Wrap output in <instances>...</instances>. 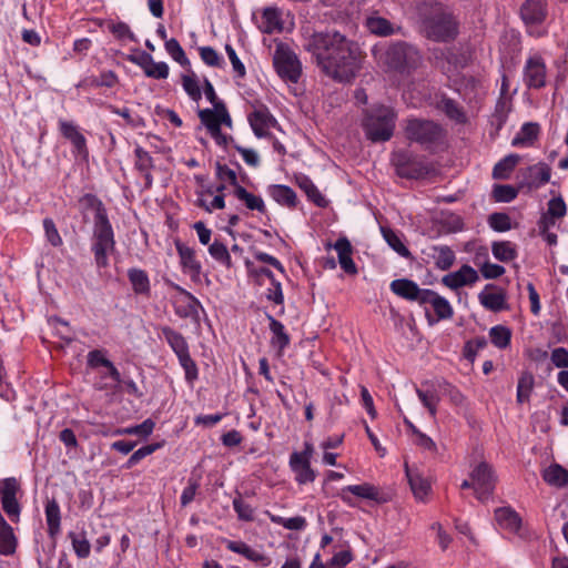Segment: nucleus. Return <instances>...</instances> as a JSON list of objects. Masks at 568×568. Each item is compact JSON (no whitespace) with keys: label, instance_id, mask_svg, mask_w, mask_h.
<instances>
[{"label":"nucleus","instance_id":"nucleus-1","mask_svg":"<svg viewBox=\"0 0 568 568\" xmlns=\"http://www.w3.org/2000/svg\"><path fill=\"white\" fill-rule=\"evenodd\" d=\"M304 47L320 70L337 82H351L362 68L358 44L337 31L314 32Z\"/></svg>","mask_w":568,"mask_h":568},{"label":"nucleus","instance_id":"nucleus-2","mask_svg":"<svg viewBox=\"0 0 568 568\" xmlns=\"http://www.w3.org/2000/svg\"><path fill=\"white\" fill-rule=\"evenodd\" d=\"M84 209L94 212L91 250L99 268L109 265V255L115 250V240L112 225L109 221L103 203L92 194H85L80 199Z\"/></svg>","mask_w":568,"mask_h":568},{"label":"nucleus","instance_id":"nucleus-3","mask_svg":"<svg viewBox=\"0 0 568 568\" xmlns=\"http://www.w3.org/2000/svg\"><path fill=\"white\" fill-rule=\"evenodd\" d=\"M372 55L385 72L408 75L423 64L420 50L406 41L376 44L372 48Z\"/></svg>","mask_w":568,"mask_h":568},{"label":"nucleus","instance_id":"nucleus-4","mask_svg":"<svg viewBox=\"0 0 568 568\" xmlns=\"http://www.w3.org/2000/svg\"><path fill=\"white\" fill-rule=\"evenodd\" d=\"M417 14L425 36L436 42H448L458 34V22L447 7L439 2H422Z\"/></svg>","mask_w":568,"mask_h":568},{"label":"nucleus","instance_id":"nucleus-5","mask_svg":"<svg viewBox=\"0 0 568 568\" xmlns=\"http://www.w3.org/2000/svg\"><path fill=\"white\" fill-rule=\"evenodd\" d=\"M389 287L397 296L410 302H417L420 306H424L427 316H429L427 305H430L437 316V321L449 320L454 315L453 307L448 300L432 290L420 288L417 283L412 280H394Z\"/></svg>","mask_w":568,"mask_h":568},{"label":"nucleus","instance_id":"nucleus-6","mask_svg":"<svg viewBox=\"0 0 568 568\" xmlns=\"http://www.w3.org/2000/svg\"><path fill=\"white\" fill-rule=\"evenodd\" d=\"M397 113L390 106L378 104L367 110L363 119L365 135L372 142H385L394 134Z\"/></svg>","mask_w":568,"mask_h":568},{"label":"nucleus","instance_id":"nucleus-7","mask_svg":"<svg viewBox=\"0 0 568 568\" xmlns=\"http://www.w3.org/2000/svg\"><path fill=\"white\" fill-rule=\"evenodd\" d=\"M404 133L408 141L433 151L445 141V130L432 120L409 118L405 120Z\"/></svg>","mask_w":568,"mask_h":568},{"label":"nucleus","instance_id":"nucleus-8","mask_svg":"<svg viewBox=\"0 0 568 568\" xmlns=\"http://www.w3.org/2000/svg\"><path fill=\"white\" fill-rule=\"evenodd\" d=\"M201 123L219 145H226L231 136L222 133L221 125L232 128V119L225 104L200 109L197 111Z\"/></svg>","mask_w":568,"mask_h":568},{"label":"nucleus","instance_id":"nucleus-9","mask_svg":"<svg viewBox=\"0 0 568 568\" xmlns=\"http://www.w3.org/2000/svg\"><path fill=\"white\" fill-rule=\"evenodd\" d=\"M519 14L529 36L540 38L547 34L544 26L548 17L547 0H525Z\"/></svg>","mask_w":568,"mask_h":568},{"label":"nucleus","instance_id":"nucleus-10","mask_svg":"<svg viewBox=\"0 0 568 568\" xmlns=\"http://www.w3.org/2000/svg\"><path fill=\"white\" fill-rule=\"evenodd\" d=\"M392 163L397 175L405 179H423L432 171L430 164L424 158L406 150L395 152Z\"/></svg>","mask_w":568,"mask_h":568},{"label":"nucleus","instance_id":"nucleus-11","mask_svg":"<svg viewBox=\"0 0 568 568\" xmlns=\"http://www.w3.org/2000/svg\"><path fill=\"white\" fill-rule=\"evenodd\" d=\"M273 64L277 74L286 81L296 83L302 73V65L297 55L283 42L276 44L273 54Z\"/></svg>","mask_w":568,"mask_h":568},{"label":"nucleus","instance_id":"nucleus-12","mask_svg":"<svg viewBox=\"0 0 568 568\" xmlns=\"http://www.w3.org/2000/svg\"><path fill=\"white\" fill-rule=\"evenodd\" d=\"M22 495L21 484L16 477L0 479L1 507L12 523L20 520L22 510L20 498Z\"/></svg>","mask_w":568,"mask_h":568},{"label":"nucleus","instance_id":"nucleus-13","mask_svg":"<svg viewBox=\"0 0 568 568\" xmlns=\"http://www.w3.org/2000/svg\"><path fill=\"white\" fill-rule=\"evenodd\" d=\"M523 82L528 89L540 90L547 84V67L539 53L527 57L523 68Z\"/></svg>","mask_w":568,"mask_h":568},{"label":"nucleus","instance_id":"nucleus-14","mask_svg":"<svg viewBox=\"0 0 568 568\" xmlns=\"http://www.w3.org/2000/svg\"><path fill=\"white\" fill-rule=\"evenodd\" d=\"M471 485L476 497L480 500H487L496 484V477L493 468L487 463L478 464L470 474Z\"/></svg>","mask_w":568,"mask_h":568},{"label":"nucleus","instance_id":"nucleus-15","mask_svg":"<svg viewBox=\"0 0 568 568\" xmlns=\"http://www.w3.org/2000/svg\"><path fill=\"white\" fill-rule=\"evenodd\" d=\"M351 495H354L362 499L373 500L376 503H385L386 498L384 497L381 489L369 483H364L359 485H349L341 489L338 493V497L346 505L354 507L355 501Z\"/></svg>","mask_w":568,"mask_h":568},{"label":"nucleus","instance_id":"nucleus-16","mask_svg":"<svg viewBox=\"0 0 568 568\" xmlns=\"http://www.w3.org/2000/svg\"><path fill=\"white\" fill-rule=\"evenodd\" d=\"M521 176L519 189L537 190L550 181L551 168L545 162H538L523 171Z\"/></svg>","mask_w":568,"mask_h":568},{"label":"nucleus","instance_id":"nucleus-17","mask_svg":"<svg viewBox=\"0 0 568 568\" xmlns=\"http://www.w3.org/2000/svg\"><path fill=\"white\" fill-rule=\"evenodd\" d=\"M248 122L257 138L267 136L268 130L277 124L276 119L264 104L254 106V110L248 114Z\"/></svg>","mask_w":568,"mask_h":568},{"label":"nucleus","instance_id":"nucleus-18","mask_svg":"<svg viewBox=\"0 0 568 568\" xmlns=\"http://www.w3.org/2000/svg\"><path fill=\"white\" fill-rule=\"evenodd\" d=\"M478 280L479 276L476 270L465 264L459 270L443 276L442 283L450 290H457L463 286L474 285Z\"/></svg>","mask_w":568,"mask_h":568},{"label":"nucleus","instance_id":"nucleus-19","mask_svg":"<svg viewBox=\"0 0 568 568\" xmlns=\"http://www.w3.org/2000/svg\"><path fill=\"white\" fill-rule=\"evenodd\" d=\"M178 290L182 296L175 301V314L181 318L199 320L202 310L200 301L184 288L178 286Z\"/></svg>","mask_w":568,"mask_h":568},{"label":"nucleus","instance_id":"nucleus-20","mask_svg":"<svg viewBox=\"0 0 568 568\" xmlns=\"http://www.w3.org/2000/svg\"><path fill=\"white\" fill-rule=\"evenodd\" d=\"M478 300L486 310L491 312H500L508 308L505 292L491 284L485 286L478 294Z\"/></svg>","mask_w":568,"mask_h":568},{"label":"nucleus","instance_id":"nucleus-21","mask_svg":"<svg viewBox=\"0 0 568 568\" xmlns=\"http://www.w3.org/2000/svg\"><path fill=\"white\" fill-rule=\"evenodd\" d=\"M59 130L62 136L71 142L74 153L82 156L88 155L87 139L73 122L59 120Z\"/></svg>","mask_w":568,"mask_h":568},{"label":"nucleus","instance_id":"nucleus-22","mask_svg":"<svg viewBox=\"0 0 568 568\" xmlns=\"http://www.w3.org/2000/svg\"><path fill=\"white\" fill-rule=\"evenodd\" d=\"M495 520L498 527L508 534L520 535L521 518L518 513L509 507H499L495 510Z\"/></svg>","mask_w":568,"mask_h":568},{"label":"nucleus","instance_id":"nucleus-23","mask_svg":"<svg viewBox=\"0 0 568 568\" xmlns=\"http://www.w3.org/2000/svg\"><path fill=\"white\" fill-rule=\"evenodd\" d=\"M175 248L183 271L190 274L192 278L199 277L202 272V265L196 258L194 248L185 245L181 241H175Z\"/></svg>","mask_w":568,"mask_h":568},{"label":"nucleus","instance_id":"nucleus-24","mask_svg":"<svg viewBox=\"0 0 568 568\" xmlns=\"http://www.w3.org/2000/svg\"><path fill=\"white\" fill-rule=\"evenodd\" d=\"M258 29L266 34L283 32V11L277 7L264 8L262 10Z\"/></svg>","mask_w":568,"mask_h":568},{"label":"nucleus","instance_id":"nucleus-25","mask_svg":"<svg viewBox=\"0 0 568 568\" xmlns=\"http://www.w3.org/2000/svg\"><path fill=\"white\" fill-rule=\"evenodd\" d=\"M423 387H415V392L422 402L423 406L428 410L429 415L434 418L437 414V406L440 400L438 394V385L434 383L424 382Z\"/></svg>","mask_w":568,"mask_h":568},{"label":"nucleus","instance_id":"nucleus-26","mask_svg":"<svg viewBox=\"0 0 568 568\" xmlns=\"http://www.w3.org/2000/svg\"><path fill=\"white\" fill-rule=\"evenodd\" d=\"M290 467L295 474V480L301 485L312 483L316 478V474L311 467V462L304 457L302 459L297 452L291 454Z\"/></svg>","mask_w":568,"mask_h":568},{"label":"nucleus","instance_id":"nucleus-27","mask_svg":"<svg viewBox=\"0 0 568 568\" xmlns=\"http://www.w3.org/2000/svg\"><path fill=\"white\" fill-rule=\"evenodd\" d=\"M134 168L144 176V187L151 189L153 185V176L151 174V170L154 168L153 158L140 145H136L134 149Z\"/></svg>","mask_w":568,"mask_h":568},{"label":"nucleus","instance_id":"nucleus-28","mask_svg":"<svg viewBox=\"0 0 568 568\" xmlns=\"http://www.w3.org/2000/svg\"><path fill=\"white\" fill-rule=\"evenodd\" d=\"M333 247L337 252L338 263L342 270L346 274H357L356 264L352 258L353 247L351 242L346 237H341L334 243Z\"/></svg>","mask_w":568,"mask_h":568},{"label":"nucleus","instance_id":"nucleus-29","mask_svg":"<svg viewBox=\"0 0 568 568\" xmlns=\"http://www.w3.org/2000/svg\"><path fill=\"white\" fill-rule=\"evenodd\" d=\"M135 62L143 69L148 78L160 80L169 77V65L162 61L155 62L149 53H143Z\"/></svg>","mask_w":568,"mask_h":568},{"label":"nucleus","instance_id":"nucleus-30","mask_svg":"<svg viewBox=\"0 0 568 568\" xmlns=\"http://www.w3.org/2000/svg\"><path fill=\"white\" fill-rule=\"evenodd\" d=\"M44 515L48 526V534L54 538L61 530V510L59 503L54 499H47L44 504Z\"/></svg>","mask_w":568,"mask_h":568},{"label":"nucleus","instance_id":"nucleus-31","mask_svg":"<svg viewBox=\"0 0 568 568\" xmlns=\"http://www.w3.org/2000/svg\"><path fill=\"white\" fill-rule=\"evenodd\" d=\"M267 194L280 205L287 207L296 206V193L287 185L272 184L267 187Z\"/></svg>","mask_w":568,"mask_h":568},{"label":"nucleus","instance_id":"nucleus-32","mask_svg":"<svg viewBox=\"0 0 568 568\" xmlns=\"http://www.w3.org/2000/svg\"><path fill=\"white\" fill-rule=\"evenodd\" d=\"M429 256L433 258L435 266L440 271L449 270L455 263L456 255L447 245H434L430 247Z\"/></svg>","mask_w":568,"mask_h":568},{"label":"nucleus","instance_id":"nucleus-33","mask_svg":"<svg viewBox=\"0 0 568 568\" xmlns=\"http://www.w3.org/2000/svg\"><path fill=\"white\" fill-rule=\"evenodd\" d=\"M161 336L168 342L178 357L189 352V345L184 336L170 326L161 327Z\"/></svg>","mask_w":568,"mask_h":568},{"label":"nucleus","instance_id":"nucleus-34","mask_svg":"<svg viewBox=\"0 0 568 568\" xmlns=\"http://www.w3.org/2000/svg\"><path fill=\"white\" fill-rule=\"evenodd\" d=\"M542 478L548 485L562 488L568 485V470L558 464H552L544 470Z\"/></svg>","mask_w":568,"mask_h":568},{"label":"nucleus","instance_id":"nucleus-35","mask_svg":"<svg viewBox=\"0 0 568 568\" xmlns=\"http://www.w3.org/2000/svg\"><path fill=\"white\" fill-rule=\"evenodd\" d=\"M267 320L270 322V331L272 332L273 336L271 338V344L274 347H277L280 352H282L284 348H286L290 344V336L285 332L284 325L274 318L272 315H267Z\"/></svg>","mask_w":568,"mask_h":568},{"label":"nucleus","instance_id":"nucleus-36","mask_svg":"<svg viewBox=\"0 0 568 568\" xmlns=\"http://www.w3.org/2000/svg\"><path fill=\"white\" fill-rule=\"evenodd\" d=\"M234 195L242 202H244L245 206L251 211H257L260 213H265L266 207L264 201L261 196L254 195L250 193L244 186L236 185L234 187Z\"/></svg>","mask_w":568,"mask_h":568},{"label":"nucleus","instance_id":"nucleus-37","mask_svg":"<svg viewBox=\"0 0 568 568\" xmlns=\"http://www.w3.org/2000/svg\"><path fill=\"white\" fill-rule=\"evenodd\" d=\"M539 134V126L537 123H525L516 136L511 141L513 146H529L534 143Z\"/></svg>","mask_w":568,"mask_h":568},{"label":"nucleus","instance_id":"nucleus-38","mask_svg":"<svg viewBox=\"0 0 568 568\" xmlns=\"http://www.w3.org/2000/svg\"><path fill=\"white\" fill-rule=\"evenodd\" d=\"M520 158L518 154H509L497 162L493 169V178L496 180H506L510 176L518 164Z\"/></svg>","mask_w":568,"mask_h":568},{"label":"nucleus","instance_id":"nucleus-39","mask_svg":"<svg viewBox=\"0 0 568 568\" xmlns=\"http://www.w3.org/2000/svg\"><path fill=\"white\" fill-rule=\"evenodd\" d=\"M407 477L414 496L424 500L430 490L429 481L417 471L407 470Z\"/></svg>","mask_w":568,"mask_h":568},{"label":"nucleus","instance_id":"nucleus-40","mask_svg":"<svg viewBox=\"0 0 568 568\" xmlns=\"http://www.w3.org/2000/svg\"><path fill=\"white\" fill-rule=\"evenodd\" d=\"M128 277L135 294L150 293V280L145 271L140 268H130Z\"/></svg>","mask_w":568,"mask_h":568},{"label":"nucleus","instance_id":"nucleus-41","mask_svg":"<svg viewBox=\"0 0 568 568\" xmlns=\"http://www.w3.org/2000/svg\"><path fill=\"white\" fill-rule=\"evenodd\" d=\"M367 29L381 37H387L395 33V29L390 21L379 16H371L366 19Z\"/></svg>","mask_w":568,"mask_h":568},{"label":"nucleus","instance_id":"nucleus-42","mask_svg":"<svg viewBox=\"0 0 568 568\" xmlns=\"http://www.w3.org/2000/svg\"><path fill=\"white\" fill-rule=\"evenodd\" d=\"M491 252L500 262H510L517 257L516 246L509 241L494 242Z\"/></svg>","mask_w":568,"mask_h":568},{"label":"nucleus","instance_id":"nucleus-43","mask_svg":"<svg viewBox=\"0 0 568 568\" xmlns=\"http://www.w3.org/2000/svg\"><path fill=\"white\" fill-rule=\"evenodd\" d=\"M382 234L386 243L400 256L408 257L410 255L409 250L403 243L400 236L388 227L381 229Z\"/></svg>","mask_w":568,"mask_h":568},{"label":"nucleus","instance_id":"nucleus-44","mask_svg":"<svg viewBox=\"0 0 568 568\" xmlns=\"http://www.w3.org/2000/svg\"><path fill=\"white\" fill-rule=\"evenodd\" d=\"M68 537L71 539L72 548L75 555L79 558H88L91 551V545L88 538L85 537V532H73L70 531Z\"/></svg>","mask_w":568,"mask_h":568},{"label":"nucleus","instance_id":"nucleus-45","mask_svg":"<svg viewBox=\"0 0 568 568\" xmlns=\"http://www.w3.org/2000/svg\"><path fill=\"white\" fill-rule=\"evenodd\" d=\"M535 384V379L532 374L525 372L520 375L517 385V402L519 404L526 403L529 400L530 394L532 392Z\"/></svg>","mask_w":568,"mask_h":568},{"label":"nucleus","instance_id":"nucleus-46","mask_svg":"<svg viewBox=\"0 0 568 568\" xmlns=\"http://www.w3.org/2000/svg\"><path fill=\"white\" fill-rule=\"evenodd\" d=\"M489 337L496 347L503 349L510 344L511 331L504 325H496L489 329Z\"/></svg>","mask_w":568,"mask_h":568},{"label":"nucleus","instance_id":"nucleus-47","mask_svg":"<svg viewBox=\"0 0 568 568\" xmlns=\"http://www.w3.org/2000/svg\"><path fill=\"white\" fill-rule=\"evenodd\" d=\"M181 80L182 87L189 98L194 102H199L202 98V90L197 77L194 73L183 74Z\"/></svg>","mask_w":568,"mask_h":568},{"label":"nucleus","instance_id":"nucleus-48","mask_svg":"<svg viewBox=\"0 0 568 568\" xmlns=\"http://www.w3.org/2000/svg\"><path fill=\"white\" fill-rule=\"evenodd\" d=\"M155 423L148 418L139 425L120 428L115 432L116 435H136L140 437H148L152 434Z\"/></svg>","mask_w":568,"mask_h":568},{"label":"nucleus","instance_id":"nucleus-49","mask_svg":"<svg viewBox=\"0 0 568 568\" xmlns=\"http://www.w3.org/2000/svg\"><path fill=\"white\" fill-rule=\"evenodd\" d=\"M164 47H165L166 52L170 54V57L174 61L180 63L182 67L190 65V60L185 55L183 48L181 47V44L179 43V41L176 39L172 38V39L166 40Z\"/></svg>","mask_w":568,"mask_h":568},{"label":"nucleus","instance_id":"nucleus-50","mask_svg":"<svg viewBox=\"0 0 568 568\" xmlns=\"http://www.w3.org/2000/svg\"><path fill=\"white\" fill-rule=\"evenodd\" d=\"M209 253L219 263L225 265L226 267H231V265H232L231 255L229 253L227 247L222 242L215 240L209 246Z\"/></svg>","mask_w":568,"mask_h":568},{"label":"nucleus","instance_id":"nucleus-51","mask_svg":"<svg viewBox=\"0 0 568 568\" xmlns=\"http://www.w3.org/2000/svg\"><path fill=\"white\" fill-rule=\"evenodd\" d=\"M178 359L184 369L186 382L192 385L199 378V369L195 362L192 359L190 352L182 354Z\"/></svg>","mask_w":568,"mask_h":568},{"label":"nucleus","instance_id":"nucleus-52","mask_svg":"<svg viewBox=\"0 0 568 568\" xmlns=\"http://www.w3.org/2000/svg\"><path fill=\"white\" fill-rule=\"evenodd\" d=\"M270 518L272 523L290 530H303L307 525L306 519L302 516L284 518L281 516L271 515Z\"/></svg>","mask_w":568,"mask_h":568},{"label":"nucleus","instance_id":"nucleus-53","mask_svg":"<svg viewBox=\"0 0 568 568\" xmlns=\"http://www.w3.org/2000/svg\"><path fill=\"white\" fill-rule=\"evenodd\" d=\"M300 186L305 191L306 195L311 201H313L316 205L324 207L327 204L326 199L322 195L320 190L313 184L311 180L304 178Z\"/></svg>","mask_w":568,"mask_h":568},{"label":"nucleus","instance_id":"nucleus-54","mask_svg":"<svg viewBox=\"0 0 568 568\" xmlns=\"http://www.w3.org/2000/svg\"><path fill=\"white\" fill-rule=\"evenodd\" d=\"M162 444L160 443H154V444H149V445H145L139 449H136L131 456L130 458L128 459L126 464H125V467L126 468H132L133 466H135L138 463H140L143 458H145L146 456L153 454L155 450H158L159 448H161Z\"/></svg>","mask_w":568,"mask_h":568},{"label":"nucleus","instance_id":"nucleus-55","mask_svg":"<svg viewBox=\"0 0 568 568\" xmlns=\"http://www.w3.org/2000/svg\"><path fill=\"white\" fill-rule=\"evenodd\" d=\"M196 206L203 209L205 212L212 213L215 210H222L225 207V200L223 194H216L209 201L207 199L200 195L195 201Z\"/></svg>","mask_w":568,"mask_h":568},{"label":"nucleus","instance_id":"nucleus-56","mask_svg":"<svg viewBox=\"0 0 568 568\" xmlns=\"http://www.w3.org/2000/svg\"><path fill=\"white\" fill-rule=\"evenodd\" d=\"M489 226L496 232H506L511 229L510 217L506 213H493L488 216Z\"/></svg>","mask_w":568,"mask_h":568},{"label":"nucleus","instance_id":"nucleus-57","mask_svg":"<svg viewBox=\"0 0 568 568\" xmlns=\"http://www.w3.org/2000/svg\"><path fill=\"white\" fill-rule=\"evenodd\" d=\"M353 560L351 550H341L336 552L326 564L323 562V568H345Z\"/></svg>","mask_w":568,"mask_h":568},{"label":"nucleus","instance_id":"nucleus-58","mask_svg":"<svg viewBox=\"0 0 568 568\" xmlns=\"http://www.w3.org/2000/svg\"><path fill=\"white\" fill-rule=\"evenodd\" d=\"M440 109L446 113V115L453 120L458 122H463L465 120V114L463 113L459 105L452 99H443L440 102Z\"/></svg>","mask_w":568,"mask_h":568},{"label":"nucleus","instance_id":"nucleus-59","mask_svg":"<svg viewBox=\"0 0 568 568\" xmlns=\"http://www.w3.org/2000/svg\"><path fill=\"white\" fill-rule=\"evenodd\" d=\"M232 504L241 520L252 521L254 519V508L250 504L245 503L241 498H234Z\"/></svg>","mask_w":568,"mask_h":568},{"label":"nucleus","instance_id":"nucleus-60","mask_svg":"<svg viewBox=\"0 0 568 568\" xmlns=\"http://www.w3.org/2000/svg\"><path fill=\"white\" fill-rule=\"evenodd\" d=\"M110 31L119 40H129L132 42H138V38L131 31L129 24H126L125 22L120 21V22L113 23L110 27Z\"/></svg>","mask_w":568,"mask_h":568},{"label":"nucleus","instance_id":"nucleus-61","mask_svg":"<svg viewBox=\"0 0 568 568\" xmlns=\"http://www.w3.org/2000/svg\"><path fill=\"white\" fill-rule=\"evenodd\" d=\"M116 83L118 75L111 70L104 71L99 77H93L90 79V85L94 88H113Z\"/></svg>","mask_w":568,"mask_h":568},{"label":"nucleus","instance_id":"nucleus-62","mask_svg":"<svg viewBox=\"0 0 568 568\" xmlns=\"http://www.w3.org/2000/svg\"><path fill=\"white\" fill-rule=\"evenodd\" d=\"M550 217L562 219L567 213V205L561 196L549 200L546 212Z\"/></svg>","mask_w":568,"mask_h":568},{"label":"nucleus","instance_id":"nucleus-63","mask_svg":"<svg viewBox=\"0 0 568 568\" xmlns=\"http://www.w3.org/2000/svg\"><path fill=\"white\" fill-rule=\"evenodd\" d=\"M494 197L497 202H511L517 197V190L511 185H496L494 187Z\"/></svg>","mask_w":568,"mask_h":568},{"label":"nucleus","instance_id":"nucleus-64","mask_svg":"<svg viewBox=\"0 0 568 568\" xmlns=\"http://www.w3.org/2000/svg\"><path fill=\"white\" fill-rule=\"evenodd\" d=\"M202 61L209 67H221L222 57L212 47H201L199 49Z\"/></svg>","mask_w":568,"mask_h":568}]
</instances>
